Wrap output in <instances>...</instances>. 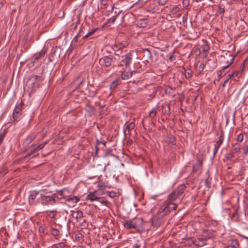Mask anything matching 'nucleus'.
Returning a JSON list of instances; mask_svg holds the SVG:
<instances>
[{
  "label": "nucleus",
  "instance_id": "nucleus-5",
  "mask_svg": "<svg viewBox=\"0 0 248 248\" xmlns=\"http://www.w3.org/2000/svg\"><path fill=\"white\" fill-rule=\"evenodd\" d=\"M47 142H45L38 145L32 144L29 149L26 150L27 155L25 157H35L38 155V152L43 149Z\"/></svg>",
  "mask_w": 248,
  "mask_h": 248
},
{
  "label": "nucleus",
  "instance_id": "nucleus-60",
  "mask_svg": "<svg viewBox=\"0 0 248 248\" xmlns=\"http://www.w3.org/2000/svg\"><path fill=\"white\" fill-rule=\"evenodd\" d=\"M106 143H107L106 141L104 140L101 141V143L105 147L106 146Z\"/></svg>",
  "mask_w": 248,
  "mask_h": 248
},
{
  "label": "nucleus",
  "instance_id": "nucleus-50",
  "mask_svg": "<svg viewBox=\"0 0 248 248\" xmlns=\"http://www.w3.org/2000/svg\"><path fill=\"white\" fill-rule=\"evenodd\" d=\"M225 10L224 8L219 7L218 8V13L220 14H222L224 13Z\"/></svg>",
  "mask_w": 248,
  "mask_h": 248
},
{
  "label": "nucleus",
  "instance_id": "nucleus-2",
  "mask_svg": "<svg viewBox=\"0 0 248 248\" xmlns=\"http://www.w3.org/2000/svg\"><path fill=\"white\" fill-rule=\"evenodd\" d=\"M38 201L39 204L46 206L53 205L56 203V200L53 194H50L49 192H45L44 189L40 193L39 196H38Z\"/></svg>",
  "mask_w": 248,
  "mask_h": 248
},
{
  "label": "nucleus",
  "instance_id": "nucleus-13",
  "mask_svg": "<svg viewBox=\"0 0 248 248\" xmlns=\"http://www.w3.org/2000/svg\"><path fill=\"white\" fill-rule=\"evenodd\" d=\"M135 126V123L134 122H131L128 124L126 123L124 124V133L125 135L130 134V131L133 129Z\"/></svg>",
  "mask_w": 248,
  "mask_h": 248
},
{
  "label": "nucleus",
  "instance_id": "nucleus-6",
  "mask_svg": "<svg viewBox=\"0 0 248 248\" xmlns=\"http://www.w3.org/2000/svg\"><path fill=\"white\" fill-rule=\"evenodd\" d=\"M143 219L141 218H136L135 220H126L124 223V226L125 228L130 229L132 228H137L142 227Z\"/></svg>",
  "mask_w": 248,
  "mask_h": 248
},
{
  "label": "nucleus",
  "instance_id": "nucleus-7",
  "mask_svg": "<svg viewBox=\"0 0 248 248\" xmlns=\"http://www.w3.org/2000/svg\"><path fill=\"white\" fill-rule=\"evenodd\" d=\"M43 189L39 190H32L30 192L28 200L30 205L35 206L39 204L38 196H39L41 192H43Z\"/></svg>",
  "mask_w": 248,
  "mask_h": 248
},
{
  "label": "nucleus",
  "instance_id": "nucleus-16",
  "mask_svg": "<svg viewBox=\"0 0 248 248\" xmlns=\"http://www.w3.org/2000/svg\"><path fill=\"white\" fill-rule=\"evenodd\" d=\"M121 84V81L119 78L113 80L109 85V89L111 91L114 90L118 86Z\"/></svg>",
  "mask_w": 248,
  "mask_h": 248
},
{
  "label": "nucleus",
  "instance_id": "nucleus-45",
  "mask_svg": "<svg viewBox=\"0 0 248 248\" xmlns=\"http://www.w3.org/2000/svg\"><path fill=\"white\" fill-rule=\"evenodd\" d=\"M244 138V135L242 133L239 134L237 138H236V140L238 142H241Z\"/></svg>",
  "mask_w": 248,
  "mask_h": 248
},
{
  "label": "nucleus",
  "instance_id": "nucleus-34",
  "mask_svg": "<svg viewBox=\"0 0 248 248\" xmlns=\"http://www.w3.org/2000/svg\"><path fill=\"white\" fill-rule=\"evenodd\" d=\"M234 157V153H233V152L231 151H230V152L226 154L225 155V157L227 160H231Z\"/></svg>",
  "mask_w": 248,
  "mask_h": 248
},
{
  "label": "nucleus",
  "instance_id": "nucleus-61",
  "mask_svg": "<svg viewBox=\"0 0 248 248\" xmlns=\"http://www.w3.org/2000/svg\"><path fill=\"white\" fill-rule=\"evenodd\" d=\"M248 57L247 59H246L243 61V65H245V63H246V62L248 61Z\"/></svg>",
  "mask_w": 248,
  "mask_h": 248
},
{
  "label": "nucleus",
  "instance_id": "nucleus-21",
  "mask_svg": "<svg viewBox=\"0 0 248 248\" xmlns=\"http://www.w3.org/2000/svg\"><path fill=\"white\" fill-rule=\"evenodd\" d=\"M98 30L97 28H93L90 31L88 29V31H87L86 33L82 36V39L85 40L88 38L89 37L92 36L93 35L95 31Z\"/></svg>",
  "mask_w": 248,
  "mask_h": 248
},
{
  "label": "nucleus",
  "instance_id": "nucleus-36",
  "mask_svg": "<svg viewBox=\"0 0 248 248\" xmlns=\"http://www.w3.org/2000/svg\"><path fill=\"white\" fill-rule=\"evenodd\" d=\"M218 222L215 220H209L208 221V225L210 227L217 226Z\"/></svg>",
  "mask_w": 248,
  "mask_h": 248
},
{
  "label": "nucleus",
  "instance_id": "nucleus-28",
  "mask_svg": "<svg viewBox=\"0 0 248 248\" xmlns=\"http://www.w3.org/2000/svg\"><path fill=\"white\" fill-rule=\"evenodd\" d=\"M138 24L141 28H145L148 25L147 19L145 18L141 19L138 22Z\"/></svg>",
  "mask_w": 248,
  "mask_h": 248
},
{
  "label": "nucleus",
  "instance_id": "nucleus-44",
  "mask_svg": "<svg viewBox=\"0 0 248 248\" xmlns=\"http://www.w3.org/2000/svg\"><path fill=\"white\" fill-rule=\"evenodd\" d=\"M205 68V64L203 63H201L198 68V73L201 74Z\"/></svg>",
  "mask_w": 248,
  "mask_h": 248
},
{
  "label": "nucleus",
  "instance_id": "nucleus-11",
  "mask_svg": "<svg viewBox=\"0 0 248 248\" xmlns=\"http://www.w3.org/2000/svg\"><path fill=\"white\" fill-rule=\"evenodd\" d=\"M242 76V72L240 71H235L232 73L231 74L228 75V77L229 78L231 79V80L229 82V85L232 84V81H237V78H239Z\"/></svg>",
  "mask_w": 248,
  "mask_h": 248
},
{
  "label": "nucleus",
  "instance_id": "nucleus-26",
  "mask_svg": "<svg viewBox=\"0 0 248 248\" xmlns=\"http://www.w3.org/2000/svg\"><path fill=\"white\" fill-rule=\"evenodd\" d=\"M63 193V190H60L58 191V192H57L56 193H54L53 194V196L55 197V199L56 200H57V199L58 200H61L63 198H64Z\"/></svg>",
  "mask_w": 248,
  "mask_h": 248
},
{
  "label": "nucleus",
  "instance_id": "nucleus-10",
  "mask_svg": "<svg viewBox=\"0 0 248 248\" xmlns=\"http://www.w3.org/2000/svg\"><path fill=\"white\" fill-rule=\"evenodd\" d=\"M122 62L124 63L126 67H128L131 63V61L133 58L132 52H128L126 55L122 56Z\"/></svg>",
  "mask_w": 248,
  "mask_h": 248
},
{
  "label": "nucleus",
  "instance_id": "nucleus-49",
  "mask_svg": "<svg viewBox=\"0 0 248 248\" xmlns=\"http://www.w3.org/2000/svg\"><path fill=\"white\" fill-rule=\"evenodd\" d=\"M101 141H99L98 140H96V144L95 145L96 153H97L98 150V146L101 143Z\"/></svg>",
  "mask_w": 248,
  "mask_h": 248
},
{
  "label": "nucleus",
  "instance_id": "nucleus-31",
  "mask_svg": "<svg viewBox=\"0 0 248 248\" xmlns=\"http://www.w3.org/2000/svg\"><path fill=\"white\" fill-rule=\"evenodd\" d=\"M108 195L111 198H114L115 197H118L120 196V193L119 192H116L114 191H108Z\"/></svg>",
  "mask_w": 248,
  "mask_h": 248
},
{
  "label": "nucleus",
  "instance_id": "nucleus-51",
  "mask_svg": "<svg viewBox=\"0 0 248 248\" xmlns=\"http://www.w3.org/2000/svg\"><path fill=\"white\" fill-rule=\"evenodd\" d=\"M109 0H101V3L102 5L105 6L107 5Z\"/></svg>",
  "mask_w": 248,
  "mask_h": 248
},
{
  "label": "nucleus",
  "instance_id": "nucleus-58",
  "mask_svg": "<svg viewBox=\"0 0 248 248\" xmlns=\"http://www.w3.org/2000/svg\"><path fill=\"white\" fill-rule=\"evenodd\" d=\"M196 52L197 53V55H200V54H201V50H200V49H199V48H197L196 49Z\"/></svg>",
  "mask_w": 248,
  "mask_h": 248
},
{
  "label": "nucleus",
  "instance_id": "nucleus-24",
  "mask_svg": "<svg viewBox=\"0 0 248 248\" xmlns=\"http://www.w3.org/2000/svg\"><path fill=\"white\" fill-rule=\"evenodd\" d=\"M239 243L237 240L234 239L231 240V243L226 248H238Z\"/></svg>",
  "mask_w": 248,
  "mask_h": 248
},
{
  "label": "nucleus",
  "instance_id": "nucleus-12",
  "mask_svg": "<svg viewBox=\"0 0 248 248\" xmlns=\"http://www.w3.org/2000/svg\"><path fill=\"white\" fill-rule=\"evenodd\" d=\"M224 140V136L223 134L222 133L220 136H219V140L216 142L214 148V153H213V156H215V155L217 153L218 148H219L220 146L222 143L223 141Z\"/></svg>",
  "mask_w": 248,
  "mask_h": 248
},
{
  "label": "nucleus",
  "instance_id": "nucleus-62",
  "mask_svg": "<svg viewBox=\"0 0 248 248\" xmlns=\"http://www.w3.org/2000/svg\"><path fill=\"white\" fill-rule=\"evenodd\" d=\"M147 51H148V54H149L150 57L151 58V59H152V56H151V52L150 51H149V50H147Z\"/></svg>",
  "mask_w": 248,
  "mask_h": 248
},
{
  "label": "nucleus",
  "instance_id": "nucleus-39",
  "mask_svg": "<svg viewBox=\"0 0 248 248\" xmlns=\"http://www.w3.org/2000/svg\"><path fill=\"white\" fill-rule=\"evenodd\" d=\"M235 57V56L234 55L232 57V58L230 60V62L228 63V64L226 66L223 67V70L227 69L231 64H232L233 63L234 61Z\"/></svg>",
  "mask_w": 248,
  "mask_h": 248
},
{
  "label": "nucleus",
  "instance_id": "nucleus-9",
  "mask_svg": "<svg viewBox=\"0 0 248 248\" xmlns=\"http://www.w3.org/2000/svg\"><path fill=\"white\" fill-rule=\"evenodd\" d=\"M79 200V198L77 196H69L66 198L64 204L69 207H73L76 206Z\"/></svg>",
  "mask_w": 248,
  "mask_h": 248
},
{
  "label": "nucleus",
  "instance_id": "nucleus-23",
  "mask_svg": "<svg viewBox=\"0 0 248 248\" xmlns=\"http://www.w3.org/2000/svg\"><path fill=\"white\" fill-rule=\"evenodd\" d=\"M241 150L240 145L239 143H236L232 144L231 151L233 152V153H238Z\"/></svg>",
  "mask_w": 248,
  "mask_h": 248
},
{
  "label": "nucleus",
  "instance_id": "nucleus-3",
  "mask_svg": "<svg viewBox=\"0 0 248 248\" xmlns=\"http://www.w3.org/2000/svg\"><path fill=\"white\" fill-rule=\"evenodd\" d=\"M170 212L163 207H161L157 212L155 216L151 219V222L153 226L158 227L163 222V218L168 215Z\"/></svg>",
  "mask_w": 248,
  "mask_h": 248
},
{
  "label": "nucleus",
  "instance_id": "nucleus-53",
  "mask_svg": "<svg viewBox=\"0 0 248 248\" xmlns=\"http://www.w3.org/2000/svg\"><path fill=\"white\" fill-rule=\"evenodd\" d=\"M230 79H231L229 78V77H228V78H227L222 84V86L225 87L226 86V84H227L229 82Z\"/></svg>",
  "mask_w": 248,
  "mask_h": 248
},
{
  "label": "nucleus",
  "instance_id": "nucleus-40",
  "mask_svg": "<svg viewBox=\"0 0 248 248\" xmlns=\"http://www.w3.org/2000/svg\"><path fill=\"white\" fill-rule=\"evenodd\" d=\"M120 14V12L118 13V14H116L113 16H112L111 17H110V18H109L108 20V23H113L116 18H117V17L118 16V15Z\"/></svg>",
  "mask_w": 248,
  "mask_h": 248
},
{
  "label": "nucleus",
  "instance_id": "nucleus-29",
  "mask_svg": "<svg viewBox=\"0 0 248 248\" xmlns=\"http://www.w3.org/2000/svg\"><path fill=\"white\" fill-rule=\"evenodd\" d=\"M45 56V52H42L40 53H39L38 54H36L35 55L34 60L32 61L33 63L36 62V61H38L39 60L42 59Z\"/></svg>",
  "mask_w": 248,
  "mask_h": 248
},
{
  "label": "nucleus",
  "instance_id": "nucleus-35",
  "mask_svg": "<svg viewBox=\"0 0 248 248\" xmlns=\"http://www.w3.org/2000/svg\"><path fill=\"white\" fill-rule=\"evenodd\" d=\"M98 202L102 203L103 205L107 206L109 202L104 197H100L97 201Z\"/></svg>",
  "mask_w": 248,
  "mask_h": 248
},
{
  "label": "nucleus",
  "instance_id": "nucleus-59",
  "mask_svg": "<svg viewBox=\"0 0 248 248\" xmlns=\"http://www.w3.org/2000/svg\"><path fill=\"white\" fill-rule=\"evenodd\" d=\"M39 77V76L38 75H34L32 78H33L34 79V80H36L38 79V78Z\"/></svg>",
  "mask_w": 248,
  "mask_h": 248
},
{
  "label": "nucleus",
  "instance_id": "nucleus-8",
  "mask_svg": "<svg viewBox=\"0 0 248 248\" xmlns=\"http://www.w3.org/2000/svg\"><path fill=\"white\" fill-rule=\"evenodd\" d=\"M24 105L23 101L16 105L13 111L12 118L14 122H18L20 119L21 112L22 110V107Z\"/></svg>",
  "mask_w": 248,
  "mask_h": 248
},
{
  "label": "nucleus",
  "instance_id": "nucleus-38",
  "mask_svg": "<svg viewBox=\"0 0 248 248\" xmlns=\"http://www.w3.org/2000/svg\"><path fill=\"white\" fill-rule=\"evenodd\" d=\"M224 70H223V67L221 69L217 71V77L218 80H220L221 78L224 76L226 75V73L223 74V72Z\"/></svg>",
  "mask_w": 248,
  "mask_h": 248
},
{
  "label": "nucleus",
  "instance_id": "nucleus-1",
  "mask_svg": "<svg viewBox=\"0 0 248 248\" xmlns=\"http://www.w3.org/2000/svg\"><path fill=\"white\" fill-rule=\"evenodd\" d=\"M185 185H179L176 189L170 193L167 200L164 202L162 207L170 212L171 210H176L177 204L173 202L177 199H181L183 197V193L185 190Z\"/></svg>",
  "mask_w": 248,
  "mask_h": 248
},
{
  "label": "nucleus",
  "instance_id": "nucleus-19",
  "mask_svg": "<svg viewBox=\"0 0 248 248\" xmlns=\"http://www.w3.org/2000/svg\"><path fill=\"white\" fill-rule=\"evenodd\" d=\"M89 27L88 26H81L78 33V36L82 37L84 36L87 31H88Z\"/></svg>",
  "mask_w": 248,
  "mask_h": 248
},
{
  "label": "nucleus",
  "instance_id": "nucleus-20",
  "mask_svg": "<svg viewBox=\"0 0 248 248\" xmlns=\"http://www.w3.org/2000/svg\"><path fill=\"white\" fill-rule=\"evenodd\" d=\"M135 73V71H133V72H126L124 71L122 73L121 77L122 79L124 80H126L129 79L132 76L133 73Z\"/></svg>",
  "mask_w": 248,
  "mask_h": 248
},
{
  "label": "nucleus",
  "instance_id": "nucleus-27",
  "mask_svg": "<svg viewBox=\"0 0 248 248\" xmlns=\"http://www.w3.org/2000/svg\"><path fill=\"white\" fill-rule=\"evenodd\" d=\"M47 216L50 218H54L57 215L56 210L47 211L46 212Z\"/></svg>",
  "mask_w": 248,
  "mask_h": 248
},
{
  "label": "nucleus",
  "instance_id": "nucleus-55",
  "mask_svg": "<svg viewBox=\"0 0 248 248\" xmlns=\"http://www.w3.org/2000/svg\"><path fill=\"white\" fill-rule=\"evenodd\" d=\"M80 36H78V34L75 36L73 40V42L74 43H77L78 42V38Z\"/></svg>",
  "mask_w": 248,
  "mask_h": 248
},
{
  "label": "nucleus",
  "instance_id": "nucleus-46",
  "mask_svg": "<svg viewBox=\"0 0 248 248\" xmlns=\"http://www.w3.org/2000/svg\"><path fill=\"white\" fill-rule=\"evenodd\" d=\"M65 247V245L62 242L55 245V248H64Z\"/></svg>",
  "mask_w": 248,
  "mask_h": 248
},
{
  "label": "nucleus",
  "instance_id": "nucleus-18",
  "mask_svg": "<svg viewBox=\"0 0 248 248\" xmlns=\"http://www.w3.org/2000/svg\"><path fill=\"white\" fill-rule=\"evenodd\" d=\"M206 239H203L202 238H198L197 240H195V248H197L199 247H202L206 244Z\"/></svg>",
  "mask_w": 248,
  "mask_h": 248
},
{
  "label": "nucleus",
  "instance_id": "nucleus-54",
  "mask_svg": "<svg viewBox=\"0 0 248 248\" xmlns=\"http://www.w3.org/2000/svg\"><path fill=\"white\" fill-rule=\"evenodd\" d=\"M170 142L171 143V144L172 145L175 144L176 143H175V138L173 137H171Z\"/></svg>",
  "mask_w": 248,
  "mask_h": 248
},
{
  "label": "nucleus",
  "instance_id": "nucleus-63",
  "mask_svg": "<svg viewBox=\"0 0 248 248\" xmlns=\"http://www.w3.org/2000/svg\"><path fill=\"white\" fill-rule=\"evenodd\" d=\"M173 57V55H170L169 57V59L170 61L172 60V58Z\"/></svg>",
  "mask_w": 248,
  "mask_h": 248
},
{
  "label": "nucleus",
  "instance_id": "nucleus-57",
  "mask_svg": "<svg viewBox=\"0 0 248 248\" xmlns=\"http://www.w3.org/2000/svg\"><path fill=\"white\" fill-rule=\"evenodd\" d=\"M4 136L3 135L0 134V145L1 144L3 140Z\"/></svg>",
  "mask_w": 248,
  "mask_h": 248
},
{
  "label": "nucleus",
  "instance_id": "nucleus-56",
  "mask_svg": "<svg viewBox=\"0 0 248 248\" xmlns=\"http://www.w3.org/2000/svg\"><path fill=\"white\" fill-rule=\"evenodd\" d=\"M98 187L100 189L103 190L105 188L104 185L103 184H98Z\"/></svg>",
  "mask_w": 248,
  "mask_h": 248
},
{
  "label": "nucleus",
  "instance_id": "nucleus-64",
  "mask_svg": "<svg viewBox=\"0 0 248 248\" xmlns=\"http://www.w3.org/2000/svg\"><path fill=\"white\" fill-rule=\"evenodd\" d=\"M41 230H42V231H43V230H44V228H43V227H40V228H39V231H41Z\"/></svg>",
  "mask_w": 248,
  "mask_h": 248
},
{
  "label": "nucleus",
  "instance_id": "nucleus-47",
  "mask_svg": "<svg viewBox=\"0 0 248 248\" xmlns=\"http://www.w3.org/2000/svg\"><path fill=\"white\" fill-rule=\"evenodd\" d=\"M168 0H157V2L160 5H163L165 4Z\"/></svg>",
  "mask_w": 248,
  "mask_h": 248
},
{
  "label": "nucleus",
  "instance_id": "nucleus-15",
  "mask_svg": "<svg viewBox=\"0 0 248 248\" xmlns=\"http://www.w3.org/2000/svg\"><path fill=\"white\" fill-rule=\"evenodd\" d=\"M99 197H100L97 194V191H95L93 192H90V193L87 196L86 199L88 200H90L92 202L94 201H97Z\"/></svg>",
  "mask_w": 248,
  "mask_h": 248
},
{
  "label": "nucleus",
  "instance_id": "nucleus-4",
  "mask_svg": "<svg viewBox=\"0 0 248 248\" xmlns=\"http://www.w3.org/2000/svg\"><path fill=\"white\" fill-rule=\"evenodd\" d=\"M115 58L108 56H105L99 60V62L101 67L107 71H109L114 67Z\"/></svg>",
  "mask_w": 248,
  "mask_h": 248
},
{
  "label": "nucleus",
  "instance_id": "nucleus-48",
  "mask_svg": "<svg viewBox=\"0 0 248 248\" xmlns=\"http://www.w3.org/2000/svg\"><path fill=\"white\" fill-rule=\"evenodd\" d=\"M244 24L246 26V28L243 27V29H241V31L245 32L248 31V26L246 22H244Z\"/></svg>",
  "mask_w": 248,
  "mask_h": 248
},
{
  "label": "nucleus",
  "instance_id": "nucleus-32",
  "mask_svg": "<svg viewBox=\"0 0 248 248\" xmlns=\"http://www.w3.org/2000/svg\"><path fill=\"white\" fill-rule=\"evenodd\" d=\"M49 232H50L51 234L54 236H58L60 234L59 230L53 227L50 228Z\"/></svg>",
  "mask_w": 248,
  "mask_h": 248
},
{
  "label": "nucleus",
  "instance_id": "nucleus-17",
  "mask_svg": "<svg viewBox=\"0 0 248 248\" xmlns=\"http://www.w3.org/2000/svg\"><path fill=\"white\" fill-rule=\"evenodd\" d=\"M35 135L31 134L29 135L24 140L23 145L27 146L35 139Z\"/></svg>",
  "mask_w": 248,
  "mask_h": 248
},
{
  "label": "nucleus",
  "instance_id": "nucleus-33",
  "mask_svg": "<svg viewBox=\"0 0 248 248\" xmlns=\"http://www.w3.org/2000/svg\"><path fill=\"white\" fill-rule=\"evenodd\" d=\"M180 11V8L178 5H174L170 8V12L171 14L175 15Z\"/></svg>",
  "mask_w": 248,
  "mask_h": 248
},
{
  "label": "nucleus",
  "instance_id": "nucleus-42",
  "mask_svg": "<svg viewBox=\"0 0 248 248\" xmlns=\"http://www.w3.org/2000/svg\"><path fill=\"white\" fill-rule=\"evenodd\" d=\"M195 241L192 238H190L187 239L186 242V245L188 246H192V245H194V247H195Z\"/></svg>",
  "mask_w": 248,
  "mask_h": 248
},
{
  "label": "nucleus",
  "instance_id": "nucleus-30",
  "mask_svg": "<svg viewBox=\"0 0 248 248\" xmlns=\"http://www.w3.org/2000/svg\"><path fill=\"white\" fill-rule=\"evenodd\" d=\"M73 216L77 219H80L83 217V213L80 210H78L73 214Z\"/></svg>",
  "mask_w": 248,
  "mask_h": 248
},
{
  "label": "nucleus",
  "instance_id": "nucleus-43",
  "mask_svg": "<svg viewBox=\"0 0 248 248\" xmlns=\"http://www.w3.org/2000/svg\"><path fill=\"white\" fill-rule=\"evenodd\" d=\"M201 48L204 52H207L209 49V46L208 44L204 43L203 45H201Z\"/></svg>",
  "mask_w": 248,
  "mask_h": 248
},
{
  "label": "nucleus",
  "instance_id": "nucleus-37",
  "mask_svg": "<svg viewBox=\"0 0 248 248\" xmlns=\"http://www.w3.org/2000/svg\"><path fill=\"white\" fill-rule=\"evenodd\" d=\"M157 111L155 108H153L149 112V116L151 119H154L156 115Z\"/></svg>",
  "mask_w": 248,
  "mask_h": 248
},
{
  "label": "nucleus",
  "instance_id": "nucleus-14",
  "mask_svg": "<svg viewBox=\"0 0 248 248\" xmlns=\"http://www.w3.org/2000/svg\"><path fill=\"white\" fill-rule=\"evenodd\" d=\"M130 248H145V245L142 240H137L135 243H131Z\"/></svg>",
  "mask_w": 248,
  "mask_h": 248
},
{
  "label": "nucleus",
  "instance_id": "nucleus-41",
  "mask_svg": "<svg viewBox=\"0 0 248 248\" xmlns=\"http://www.w3.org/2000/svg\"><path fill=\"white\" fill-rule=\"evenodd\" d=\"M193 72L190 69L185 72V77L186 79L190 78L192 76Z\"/></svg>",
  "mask_w": 248,
  "mask_h": 248
},
{
  "label": "nucleus",
  "instance_id": "nucleus-22",
  "mask_svg": "<svg viewBox=\"0 0 248 248\" xmlns=\"http://www.w3.org/2000/svg\"><path fill=\"white\" fill-rule=\"evenodd\" d=\"M125 43H119L112 46V49L115 51H119L123 48L125 47Z\"/></svg>",
  "mask_w": 248,
  "mask_h": 248
},
{
  "label": "nucleus",
  "instance_id": "nucleus-25",
  "mask_svg": "<svg viewBox=\"0 0 248 248\" xmlns=\"http://www.w3.org/2000/svg\"><path fill=\"white\" fill-rule=\"evenodd\" d=\"M162 113L165 115H170V106L168 104H165L162 106Z\"/></svg>",
  "mask_w": 248,
  "mask_h": 248
},
{
  "label": "nucleus",
  "instance_id": "nucleus-52",
  "mask_svg": "<svg viewBox=\"0 0 248 248\" xmlns=\"http://www.w3.org/2000/svg\"><path fill=\"white\" fill-rule=\"evenodd\" d=\"M244 150V154H247L248 153V145H245V146L243 148Z\"/></svg>",
  "mask_w": 248,
  "mask_h": 248
}]
</instances>
